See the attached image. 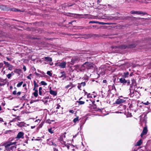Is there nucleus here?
<instances>
[{
	"mask_svg": "<svg viewBox=\"0 0 151 151\" xmlns=\"http://www.w3.org/2000/svg\"><path fill=\"white\" fill-rule=\"evenodd\" d=\"M129 73L128 72H124V73L123 76L124 78L128 77L129 76Z\"/></svg>",
	"mask_w": 151,
	"mask_h": 151,
	"instance_id": "nucleus-17",
	"label": "nucleus"
},
{
	"mask_svg": "<svg viewBox=\"0 0 151 151\" xmlns=\"http://www.w3.org/2000/svg\"><path fill=\"white\" fill-rule=\"evenodd\" d=\"M11 143L12 144V145H15L17 143L16 142H11Z\"/></svg>",
	"mask_w": 151,
	"mask_h": 151,
	"instance_id": "nucleus-51",
	"label": "nucleus"
},
{
	"mask_svg": "<svg viewBox=\"0 0 151 151\" xmlns=\"http://www.w3.org/2000/svg\"><path fill=\"white\" fill-rule=\"evenodd\" d=\"M3 64L2 63H0V69L3 66Z\"/></svg>",
	"mask_w": 151,
	"mask_h": 151,
	"instance_id": "nucleus-53",
	"label": "nucleus"
},
{
	"mask_svg": "<svg viewBox=\"0 0 151 151\" xmlns=\"http://www.w3.org/2000/svg\"><path fill=\"white\" fill-rule=\"evenodd\" d=\"M87 97L88 98H92V96L90 93H88L87 95Z\"/></svg>",
	"mask_w": 151,
	"mask_h": 151,
	"instance_id": "nucleus-40",
	"label": "nucleus"
},
{
	"mask_svg": "<svg viewBox=\"0 0 151 151\" xmlns=\"http://www.w3.org/2000/svg\"><path fill=\"white\" fill-rule=\"evenodd\" d=\"M23 83V81H22V82L19 83L17 85V87H20L22 86V85Z\"/></svg>",
	"mask_w": 151,
	"mask_h": 151,
	"instance_id": "nucleus-25",
	"label": "nucleus"
},
{
	"mask_svg": "<svg viewBox=\"0 0 151 151\" xmlns=\"http://www.w3.org/2000/svg\"><path fill=\"white\" fill-rule=\"evenodd\" d=\"M76 86L75 85L73 84L72 83H70L68 85L65 86V88H68L70 87H71L70 89H71L73 87H75Z\"/></svg>",
	"mask_w": 151,
	"mask_h": 151,
	"instance_id": "nucleus-12",
	"label": "nucleus"
},
{
	"mask_svg": "<svg viewBox=\"0 0 151 151\" xmlns=\"http://www.w3.org/2000/svg\"><path fill=\"white\" fill-rule=\"evenodd\" d=\"M132 84L134 86L136 85L135 81L134 79L132 80Z\"/></svg>",
	"mask_w": 151,
	"mask_h": 151,
	"instance_id": "nucleus-34",
	"label": "nucleus"
},
{
	"mask_svg": "<svg viewBox=\"0 0 151 151\" xmlns=\"http://www.w3.org/2000/svg\"><path fill=\"white\" fill-rule=\"evenodd\" d=\"M131 13L132 14H145V13H144L143 12H142L140 11H132L131 12Z\"/></svg>",
	"mask_w": 151,
	"mask_h": 151,
	"instance_id": "nucleus-13",
	"label": "nucleus"
},
{
	"mask_svg": "<svg viewBox=\"0 0 151 151\" xmlns=\"http://www.w3.org/2000/svg\"><path fill=\"white\" fill-rule=\"evenodd\" d=\"M65 145V146L68 149H69L70 146L69 145H68L67 144H66L65 143V144H64Z\"/></svg>",
	"mask_w": 151,
	"mask_h": 151,
	"instance_id": "nucleus-42",
	"label": "nucleus"
},
{
	"mask_svg": "<svg viewBox=\"0 0 151 151\" xmlns=\"http://www.w3.org/2000/svg\"><path fill=\"white\" fill-rule=\"evenodd\" d=\"M42 89V88L41 87H39V94L40 95H42V92L41 91Z\"/></svg>",
	"mask_w": 151,
	"mask_h": 151,
	"instance_id": "nucleus-23",
	"label": "nucleus"
},
{
	"mask_svg": "<svg viewBox=\"0 0 151 151\" xmlns=\"http://www.w3.org/2000/svg\"><path fill=\"white\" fill-rule=\"evenodd\" d=\"M78 121V117H77L73 119V121L74 123H76Z\"/></svg>",
	"mask_w": 151,
	"mask_h": 151,
	"instance_id": "nucleus-29",
	"label": "nucleus"
},
{
	"mask_svg": "<svg viewBox=\"0 0 151 151\" xmlns=\"http://www.w3.org/2000/svg\"><path fill=\"white\" fill-rule=\"evenodd\" d=\"M77 102L78 103V104L81 105L83 104H84L85 102L82 101H77Z\"/></svg>",
	"mask_w": 151,
	"mask_h": 151,
	"instance_id": "nucleus-26",
	"label": "nucleus"
},
{
	"mask_svg": "<svg viewBox=\"0 0 151 151\" xmlns=\"http://www.w3.org/2000/svg\"><path fill=\"white\" fill-rule=\"evenodd\" d=\"M47 144L50 145H52L55 147L56 146V144L54 143L52 140H51V139H47Z\"/></svg>",
	"mask_w": 151,
	"mask_h": 151,
	"instance_id": "nucleus-7",
	"label": "nucleus"
},
{
	"mask_svg": "<svg viewBox=\"0 0 151 151\" xmlns=\"http://www.w3.org/2000/svg\"><path fill=\"white\" fill-rule=\"evenodd\" d=\"M127 85H129V84L130 83V81L129 80L127 81Z\"/></svg>",
	"mask_w": 151,
	"mask_h": 151,
	"instance_id": "nucleus-57",
	"label": "nucleus"
},
{
	"mask_svg": "<svg viewBox=\"0 0 151 151\" xmlns=\"http://www.w3.org/2000/svg\"><path fill=\"white\" fill-rule=\"evenodd\" d=\"M56 64H58V66H60L61 68H65L66 65V63L64 61L61 63H58Z\"/></svg>",
	"mask_w": 151,
	"mask_h": 151,
	"instance_id": "nucleus-6",
	"label": "nucleus"
},
{
	"mask_svg": "<svg viewBox=\"0 0 151 151\" xmlns=\"http://www.w3.org/2000/svg\"><path fill=\"white\" fill-rule=\"evenodd\" d=\"M98 24H102V25H105V24H109L107 23H104L103 22H98Z\"/></svg>",
	"mask_w": 151,
	"mask_h": 151,
	"instance_id": "nucleus-22",
	"label": "nucleus"
},
{
	"mask_svg": "<svg viewBox=\"0 0 151 151\" xmlns=\"http://www.w3.org/2000/svg\"><path fill=\"white\" fill-rule=\"evenodd\" d=\"M80 84L81 86H84L86 85V83L84 82H82L80 83Z\"/></svg>",
	"mask_w": 151,
	"mask_h": 151,
	"instance_id": "nucleus-38",
	"label": "nucleus"
},
{
	"mask_svg": "<svg viewBox=\"0 0 151 151\" xmlns=\"http://www.w3.org/2000/svg\"><path fill=\"white\" fill-rule=\"evenodd\" d=\"M120 82L123 84H125L127 82V81L124 78H122L119 79Z\"/></svg>",
	"mask_w": 151,
	"mask_h": 151,
	"instance_id": "nucleus-14",
	"label": "nucleus"
},
{
	"mask_svg": "<svg viewBox=\"0 0 151 151\" xmlns=\"http://www.w3.org/2000/svg\"><path fill=\"white\" fill-rule=\"evenodd\" d=\"M60 105H59L58 104L57 105V107H56L57 109H59L60 107Z\"/></svg>",
	"mask_w": 151,
	"mask_h": 151,
	"instance_id": "nucleus-49",
	"label": "nucleus"
},
{
	"mask_svg": "<svg viewBox=\"0 0 151 151\" xmlns=\"http://www.w3.org/2000/svg\"><path fill=\"white\" fill-rule=\"evenodd\" d=\"M49 92L50 94L54 96H55L57 94V92L51 89V87H50L49 88Z\"/></svg>",
	"mask_w": 151,
	"mask_h": 151,
	"instance_id": "nucleus-10",
	"label": "nucleus"
},
{
	"mask_svg": "<svg viewBox=\"0 0 151 151\" xmlns=\"http://www.w3.org/2000/svg\"><path fill=\"white\" fill-rule=\"evenodd\" d=\"M81 86L80 84H79L78 85V88L79 89H81L80 88L81 87Z\"/></svg>",
	"mask_w": 151,
	"mask_h": 151,
	"instance_id": "nucleus-47",
	"label": "nucleus"
},
{
	"mask_svg": "<svg viewBox=\"0 0 151 151\" xmlns=\"http://www.w3.org/2000/svg\"><path fill=\"white\" fill-rule=\"evenodd\" d=\"M41 83L42 85L44 86H46L47 84V83H46L45 81H41Z\"/></svg>",
	"mask_w": 151,
	"mask_h": 151,
	"instance_id": "nucleus-28",
	"label": "nucleus"
},
{
	"mask_svg": "<svg viewBox=\"0 0 151 151\" xmlns=\"http://www.w3.org/2000/svg\"><path fill=\"white\" fill-rule=\"evenodd\" d=\"M59 140L60 141L61 143L63 145L65 144V142L63 140V139L62 137H60V138L59 139Z\"/></svg>",
	"mask_w": 151,
	"mask_h": 151,
	"instance_id": "nucleus-18",
	"label": "nucleus"
},
{
	"mask_svg": "<svg viewBox=\"0 0 151 151\" xmlns=\"http://www.w3.org/2000/svg\"><path fill=\"white\" fill-rule=\"evenodd\" d=\"M3 119L1 118L0 117V122H3Z\"/></svg>",
	"mask_w": 151,
	"mask_h": 151,
	"instance_id": "nucleus-59",
	"label": "nucleus"
},
{
	"mask_svg": "<svg viewBox=\"0 0 151 151\" xmlns=\"http://www.w3.org/2000/svg\"><path fill=\"white\" fill-rule=\"evenodd\" d=\"M82 14H72L69 13L68 16L70 17H73L76 18H78L79 16H82Z\"/></svg>",
	"mask_w": 151,
	"mask_h": 151,
	"instance_id": "nucleus-8",
	"label": "nucleus"
},
{
	"mask_svg": "<svg viewBox=\"0 0 151 151\" xmlns=\"http://www.w3.org/2000/svg\"><path fill=\"white\" fill-rule=\"evenodd\" d=\"M13 67V66L12 65H10V66H9V67H8V70L10 71L12 70V69Z\"/></svg>",
	"mask_w": 151,
	"mask_h": 151,
	"instance_id": "nucleus-32",
	"label": "nucleus"
},
{
	"mask_svg": "<svg viewBox=\"0 0 151 151\" xmlns=\"http://www.w3.org/2000/svg\"><path fill=\"white\" fill-rule=\"evenodd\" d=\"M12 93L13 95H14L16 94H17V91L16 90L14 91Z\"/></svg>",
	"mask_w": 151,
	"mask_h": 151,
	"instance_id": "nucleus-48",
	"label": "nucleus"
},
{
	"mask_svg": "<svg viewBox=\"0 0 151 151\" xmlns=\"http://www.w3.org/2000/svg\"><path fill=\"white\" fill-rule=\"evenodd\" d=\"M35 73L36 75L38 76H41L42 77L40 74L37 73L36 72H35Z\"/></svg>",
	"mask_w": 151,
	"mask_h": 151,
	"instance_id": "nucleus-44",
	"label": "nucleus"
},
{
	"mask_svg": "<svg viewBox=\"0 0 151 151\" xmlns=\"http://www.w3.org/2000/svg\"><path fill=\"white\" fill-rule=\"evenodd\" d=\"M49 63L51 65H52L53 64V63Z\"/></svg>",
	"mask_w": 151,
	"mask_h": 151,
	"instance_id": "nucleus-64",
	"label": "nucleus"
},
{
	"mask_svg": "<svg viewBox=\"0 0 151 151\" xmlns=\"http://www.w3.org/2000/svg\"><path fill=\"white\" fill-rule=\"evenodd\" d=\"M94 64L91 62H86L81 66V70L82 71H84L86 69L88 70L93 69L94 68Z\"/></svg>",
	"mask_w": 151,
	"mask_h": 151,
	"instance_id": "nucleus-1",
	"label": "nucleus"
},
{
	"mask_svg": "<svg viewBox=\"0 0 151 151\" xmlns=\"http://www.w3.org/2000/svg\"><path fill=\"white\" fill-rule=\"evenodd\" d=\"M132 114L130 113H128L127 114V117H131L132 116Z\"/></svg>",
	"mask_w": 151,
	"mask_h": 151,
	"instance_id": "nucleus-30",
	"label": "nucleus"
},
{
	"mask_svg": "<svg viewBox=\"0 0 151 151\" xmlns=\"http://www.w3.org/2000/svg\"><path fill=\"white\" fill-rule=\"evenodd\" d=\"M147 128L146 127H145L143 128V131L141 134V137H142L144 135H145L147 134Z\"/></svg>",
	"mask_w": 151,
	"mask_h": 151,
	"instance_id": "nucleus-9",
	"label": "nucleus"
},
{
	"mask_svg": "<svg viewBox=\"0 0 151 151\" xmlns=\"http://www.w3.org/2000/svg\"><path fill=\"white\" fill-rule=\"evenodd\" d=\"M142 143V141L141 139H140L138 141L136 144V146H139Z\"/></svg>",
	"mask_w": 151,
	"mask_h": 151,
	"instance_id": "nucleus-16",
	"label": "nucleus"
},
{
	"mask_svg": "<svg viewBox=\"0 0 151 151\" xmlns=\"http://www.w3.org/2000/svg\"><path fill=\"white\" fill-rule=\"evenodd\" d=\"M34 87H35V88H36L38 87L39 85L38 84H37L36 81H34Z\"/></svg>",
	"mask_w": 151,
	"mask_h": 151,
	"instance_id": "nucleus-27",
	"label": "nucleus"
},
{
	"mask_svg": "<svg viewBox=\"0 0 151 151\" xmlns=\"http://www.w3.org/2000/svg\"><path fill=\"white\" fill-rule=\"evenodd\" d=\"M74 112V111L73 110H70L69 111V112L70 113H73Z\"/></svg>",
	"mask_w": 151,
	"mask_h": 151,
	"instance_id": "nucleus-50",
	"label": "nucleus"
},
{
	"mask_svg": "<svg viewBox=\"0 0 151 151\" xmlns=\"http://www.w3.org/2000/svg\"><path fill=\"white\" fill-rule=\"evenodd\" d=\"M24 133L23 132H20L18 133L16 138L18 139L20 138L23 139L24 138Z\"/></svg>",
	"mask_w": 151,
	"mask_h": 151,
	"instance_id": "nucleus-5",
	"label": "nucleus"
},
{
	"mask_svg": "<svg viewBox=\"0 0 151 151\" xmlns=\"http://www.w3.org/2000/svg\"><path fill=\"white\" fill-rule=\"evenodd\" d=\"M31 76H32V74H30L28 76H27V77L28 79H29V80H31V78L30 77Z\"/></svg>",
	"mask_w": 151,
	"mask_h": 151,
	"instance_id": "nucleus-41",
	"label": "nucleus"
},
{
	"mask_svg": "<svg viewBox=\"0 0 151 151\" xmlns=\"http://www.w3.org/2000/svg\"><path fill=\"white\" fill-rule=\"evenodd\" d=\"M35 140H37V141H40V139H35Z\"/></svg>",
	"mask_w": 151,
	"mask_h": 151,
	"instance_id": "nucleus-63",
	"label": "nucleus"
},
{
	"mask_svg": "<svg viewBox=\"0 0 151 151\" xmlns=\"http://www.w3.org/2000/svg\"><path fill=\"white\" fill-rule=\"evenodd\" d=\"M5 80L0 78V82H4L5 81Z\"/></svg>",
	"mask_w": 151,
	"mask_h": 151,
	"instance_id": "nucleus-46",
	"label": "nucleus"
},
{
	"mask_svg": "<svg viewBox=\"0 0 151 151\" xmlns=\"http://www.w3.org/2000/svg\"><path fill=\"white\" fill-rule=\"evenodd\" d=\"M11 145H12V144L11 143V142H8L3 143L1 146H4L6 150H9V147Z\"/></svg>",
	"mask_w": 151,
	"mask_h": 151,
	"instance_id": "nucleus-3",
	"label": "nucleus"
},
{
	"mask_svg": "<svg viewBox=\"0 0 151 151\" xmlns=\"http://www.w3.org/2000/svg\"><path fill=\"white\" fill-rule=\"evenodd\" d=\"M136 46V45H131L130 46V47H129L130 48H133V47H135Z\"/></svg>",
	"mask_w": 151,
	"mask_h": 151,
	"instance_id": "nucleus-43",
	"label": "nucleus"
},
{
	"mask_svg": "<svg viewBox=\"0 0 151 151\" xmlns=\"http://www.w3.org/2000/svg\"><path fill=\"white\" fill-rule=\"evenodd\" d=\"M23 69L24 70V71H25L26 70V66L25 65H23Z\"/></svg>",
	"mask_w": 151,
	"mask_h": 151,
	"instance_id": "nucleus-45",
	"label": "nucleus"
},
{
	"mask_svg": "<svg viewBox=\"0 0 151 151\" xmlns=\"http://www.w3.org/2000/svg\"><path fill=\"white\" fill-rule=\"evenodd\" d=\"M75 67V70H77L78 72H79V71L83 72V71H82L81 70V66H80L79 65H75L74 66Z\"/></svg>",
	"mask_w": 151,
	"mask_h": 151,
	"instance_id": "nucleus-11",
	"label": "nucleus"
},
{
	"mask_svg": "<svg viewBox=\"0 0 151 151\" xmlns=\"http://www.w3.org/2000/svg\"><path fill=\"white\" fill-rule=\"evenodd\" d=\"M12 76L10 73H9L6 75V77L8 79H9L12 77Z\"/></svg>",
	"mask_w": 151,
	"mask_h": 151,
	"instance_id": "nucleus-37",
	"label": "nucleus"
},
{
	"mask_svg": "<svg viewBox=\"0 0 151 151\" xmlns=\"http://www.w3.org/2000/svg\"><path fill=\"white\" fill-rule=\"evenodd\" d=\"M98 21H91L89 22V23H96L98 24Z\"/></svg>",
	"mask_w": 151,
	"mask_h": 151,
	"instance_id": "nucleus-33",
	"label": "nucleus"
},
{
	"mask_svg": "<svg viewBox=\"0 0 151 151\" xmlns=\"http://www.w3.org/2000/svg\"><path fill=\"white\" fill-rule=\"evenodd\" d=\"M48 131H49V132L50 133H51V134L53 133L54 132L52 130V128H50V129H48Z\"/></svg>",
	"mask_w": 151,
	"mask_h": 151,
	"instance_id": "nucleus-39",
	"label": "nucleus"
},
{
	"mask_svg": "<svg viewBox=\"0 0 151 151\" xmlns=\"http://www.w3.org/2000/svg\"><path fill=\"white\" fill-rule=\"evenodd\" d=\"M10 74L12 76L13 75H14V73L13 72H12L11 73H10Z\"/></svg>",
	"mask_w": 151,
	"mask_h": 151,
	"instance_id": "nucleus-60",
	"label": "nucleus"
},
{
	"mask_svg": "<svg viewBox=\"0 0 151 151\" xmlns=\"http://www.w3.org/2000/svg\"><path fill=\"white\" fill-rule=\"evenodd\" d=\"M76 6V4H70V5H68V6Z\"/></svg>",
	"mask_w": 151,
	"mask_h": 151,
	"instance_id": "nucleus-54",
	"label": "nucleus"
},
{
	"mask_svg": "<svg viewBox=\"0 0 151 151\" xmlns=\"http://www.w3.org/2000/svg\"><path fill=\"white\" fill-rule=\"evenodd\" d=\"M101 95H102V97H103V98L105 96L103 95V92L102 91H101Z\"/></svg>",
	"mask_w": 151,
	"mask_h": 151,
	"instance_id": "nucleus-55",
	"label": "nucleus"
},
{
	"mask_svg": "<svg viewBox=\"0 0 151 151\" xmlns=\"http://www.w3.org/2000/svg\"><path fill=\"white\" fill-rule=\"evenodd\" d=\"M78 58L77 57H75L73 58L72 59L71 61L70 62H68V65L70 67L71 65H73L75 63H77L78 61Z\"/></svg>",
	"mask_w": 151,
	"mask_h": 151,
	"instance_id": "nucleus-2",
	"label": "nucleus"
},
{
	"mask_svg": "<svg viewBox=\"0 0 151 151\" xmlns=\"http://www.w3.org/2000/svg\"><path fill=\"white\" fill-rule=\"evenodd\" d=\"M21 93V92L19 91L17 93V94L18 96H19Z\"/></svg>",
	"mask_w": 151,
	"mask_h": 151,
	"instance_id": "nucleus-52",
	"label": "nucleus"
},
{
	"mask_svg": "<svg viewBox=\"0 0 151 151\" xmlns=\"http://www.w3.org/2000/svg\"><path fill=\"white\" fill-rule=\"evenodd\" d=\"M44 58L45 61L47 62H51L52 60V58L49 57H45Z\"/></svg>",
	"mask_w": 151,
	"mask_h": 151,
	"instance_id": "nucleus-15",
	"label": "nucleus"
},
{
	"mask_svg": "<svg viewBox=\"0 0 151 151\" xmlns=\"http://www.w3.org/2000/svg\"><path fill=\"white\" fill-rule=\"evenodd\" d=\"M16 148V146H12L10 147V150L14 151L15 150Z\"/></svg>",
	"mask_w": 151,
	"mask_h": 151,
	"instance_id": "nucleus-21",
	"label": "nucleus"
},
{
	"mask_svg": "<svg viewBox=\"0 0 151 151\" xmlns=\"http://www.w3.org/2000/svg\"><path fill=\"white\" fill-rule=\"evenodd\" d=\"M11 11H14V12H17V11H18V9H16L14 8H13L11 9Z\"/></svg>",
	"mask_w": 151,
	"mask_h": 151,
	"instance_id": "nucleus-35",
	"label": "nucleus"
},
{
	"mask_svg": "<svg viewBox=\"0 0 151 151\" xmlns=\"http://www.w3.org/2000/svg\"><path fill=\"white\" fill-rule=\"evenodd\" d=\"M60 73L62 74V75H65V72L64 71H62L60 72Z\"/></svg>",
	"mask_w": 151,
	"mask_h": 151,
	"instance_id": "nucleus-58",
	"label": "nucleus"
},
{
	"mask_svg": "<svg viewBox=\"0 0 151 151\" xmlns=\"http://www.w3.org/2000/svg\"><path fill=\"white\" fill-rule=\"evenodd\" d=\"M38 93L37 90H35L34 92L33 93V95L35 97H37V96L38 95Z\"/></svg>",
	"mask_w": 151,
	"mask_h": 151,
	"instance_id": "nucleus-19",
	"label": "nucleus"
},
{
	"mask_svg": "<svg viewBox=\"0 0 151 151\" xmlns=\"http://www.w3.org/2000/svg\"><path fill=\"white\" fill-rule=\"evenodd\" d=\"M4 85V84L1 83H0V86H2Z\"/></svg>",
	"mask_w": 151,
	"mask_h": 151,
	"instance_id": "nucleus-62",
	"label": "nucleus"
},
{
	"mask_svg": "<svg viewBox=\"0 0 151 151\" xmlns=\"http://www.w3.org/2000/svg\"><path fill=\"white\" fill-rule=\"evenodd\" d=\"M103 83H106L107 82V81L106 80H103Z\"/></svg>",
	"mask_w": 151,
	"mask_h": 151,
	"instance_id": "nucleus-56",
	"label": "nucleus"
},
{
	"mask_svg": "<svg viewBox=\"0 0 151 151\" xmlns=\"http://www.w3.org/2000/svg\"><path fill=\"white\" fill-rule=\"evenodd\" d=\"M4 64L7 67H8L11 65H10L8 62H6L5 61H4Z\"/></svg>",
	"mask_w": 151,
	"mask_h": 151,
	"instance_id": "nucleus-20",
	"label": "nucleus"
},
{
	"mask_svg": "<svg viewBox=\"0 0 151 151\" xmlns=\"http://www.w3.org/2000/svg\"><path fill=\"white\" fill-rule=\"evenodd\" d=\"M126 98H124L123 99H121L120 98H119L116 100L115 102L116 104H119L121 103H124L126 101V100L125 99Z\"/></svg>",
	"mask_w": 151,
	"mask_h": 151,
	"instance_id": "nucleus-4",
	"label": "nucleus"
},
{
	"mask_svg": "<svg viewBox=\"0 0 151 151\" xmlns=\"http://www.w3.org/2000/svg\"><path fill=\"white\" fill-rule=\"evenodd\" d=\"M12 131L11 130H6L4 132V134H10L11 132H12Z\"/></svg>",
	"mask_w": 151,
	"mask_h": 151,
	"instance_id": "nucleus-24",
	"label": "nucleus"
},
{
	"mask_svg": "<svg viewBox=\"0 0 151 151\" xmlns=\"http://www.w3.org/2000/svg\"><path fill=\"white\" fill-rule=\"evenodd\" d=\"M47 74L50 76H52V74L51 73L50 71H49L47 72Z\"/></svg>",
	"mask_w": 151,
	"mask_h": 151,
	"instance_id": "nucleus-31",
	"label": "nucleus"
},
{
	"mask_svg": "<svg viewBox=\"0 0 151 151\" xmlns=\"http://www.w3.org/2000/svg\"><path fill=\"white\" fill-rule=\"evenodd\" d=\"M142 103L145 105H147L149 104H151L150 103H149V102L148 101H147L146 102H142Z\"/></svg>",
	"mask_w": 151,
	"mask_h": 151,
	"instance_id": "nucleus-36",
	"label": "nucleus"
},
{
	"mask_svg": "<svg viewBox=\"0 0 151 151\" xmlns=\"http://www.w3.org/2000/svg\"><path fill=\"white\" fill-rule=\"evenodd\" d=\"M129 90H130V94L131 93L132 91V92H133V90H131L130 88H129Z\"/></svg>",
	"mask_w": 151,
	"mask_h": 151,
	"instance_id": "nucleus-61",
	"label": "nucleus"
}]
</instances>
